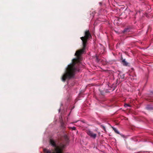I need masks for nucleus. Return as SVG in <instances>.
<instances>
[{
  "label": "nucleus",
  "mask_w": 153,
  "mask_h": 153,
  "mask_svg": "<svg viewBox=\"0 0 153 153\" xmlns=\"http://www.w3.org/2000/svg\"><path fill=\"white\" fill-rule=\"evenodd\" d=\"M90 36H91V35L89 31L87 30L85 32V36L80 38L82 41L83 47L82 49L77 51L75 53V55L77 58L73 60V64L68 65L66 73L62 77V79L63 81H65L67 79L72 77L74 75L75 73L77 70L75 68V65L77 63L78 65L81 59V55L86 53L85 50L87 40Z\"/></svg>",
  "instance_id": "nucleus-1"
},
{
  "label": "nucleus",
  "mask_w": 153,
  "mask_h": 153,
  "mask_svg": "<svg viewBox=\"0 0 153 153\" xmlns=\"http://www.w3.org/2000/svg\"><path fill=\"white\" fill-rule=\"evenodd\" d=\"M87 134L91 137L95 139L97 136V134L93 133V132L88 130L87 132Z\"/></svg>",
  "instance_id": "nucleus-2"
},
{
  "label": "nucleus",
  "mask_w": 153,
  "mask_h": 153,
  "mask_svg": "<svg viewBox=\"0 0 153 153\" xmlns=\"http://www.w3.org/2000/svg\"><path fill=\"white\" fill-rule=\"evenodd\" d=\"M113 129L115 132L117 134H119V132L115 128H113Z\"/></svg>",
  "instance_id": "nucleus-3"
},
{
  "label": "nucleus",
  "mask_w": 153,
  "mask_h": 153,
  "mask_svg": "<svg viewBox=\"0 0 153 153\" xmlns=\"http://www.w3.org/2000/svg\"><path fill=\"white\" fill-rule=\"evenodd\" d=\"M70 128H71L73 130H75L76 129V128L75 127H70Z\"/></svg>",
  "instance_id": "nucleus-4"
},
{
  "label": "nucleus",
  "mask_w": 153,
  "mask_h": 153,
  "mask_svg": "<svg viewBox=\"0 0 153 153\" xmlns=\"http://www.w3.org/2000/svg\"><path fill=\"white\" fill-rule=\"evenodd\" d=\"M124 105L125 107H127V106H129V105L128 104H125Z\"/></svg>",
  "instance_id": "nucleus-5"
},
{
  "label": "nucleus",
  "mask_w": 153,
  "mask_h": 153,
  "mask_svg": "<svg viewBox=\"0 0 153 153\" xmlns=\"http://www.w3.org/2000/svg\"><path fill=\"white\" fill-rule=\"evenodd\" d=\"M125 62V61H124V60L123 61V62Z\"/></svg>",
  "instance_id": "nucleus-6"
}]
</instances>
